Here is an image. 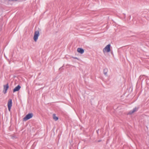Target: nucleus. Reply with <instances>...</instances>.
I'll return each instance as SVG.
<instances>
[{"mask_svg": "<svg viewBox=\"0 0 149 149\" xmlns=\"http://www.w3.org/2000/svg\"><path fill=\"white\" fill-rule=\"evenodd\" d=\"M33 116V114L32 113H29L27 114L24 118L23 120L26 121L27 120L31 118Z\"/></svg>", "mask_w": 149, "mask_h": 149, "instance_id": "1", "label": "nucleus"}, {"mask_svg": "<svg viewBox=\"0 0 149 149\" xmlns=\"http://www.w3.org/2000/svg\"><path fill=\"white\" fill-rule=\"evenodd\" d=\"M21 88V86L19 85H18L14 88L13 90V92H15L16 91H18Z\"/></svg>", "mask_w": 149, "mask_h": 149, "instance_id": "6", "label": "nucleus"}, {"mask_svg": "<svg viewBox=\"0 0 149 149\" xmlns=\"http://www.w3.org/2000/svg\"><path fill=\"white\" fill-rule=\"evenodd\" d=\"M108 72V69L107 68L104 70V73L105 75L107 76Z\"/></svg>", "mask_w": 149, "mask_h": 149, "instance_id": "10", "label": "nucleus"}, {"mask_svg": "<svg viewBox=\"0 0 149 149\" xmlns=\"http://www.w3.org/2000/svg\"><path fill=\"white\" fill-rule=\"evenodd\" d=\"M9 88L8 84L7 83L6 85H3V92L4 94L6 93L7 91Z\"/></svg>", "mask_w": 149, "mask_h": 149, "instance_id": "5", "label": "nucleus"}, {"mask_svg": "<svg viewBox=\"0 0 149 149\" xmlns=\"http://www.w3.org/2000/svg\"><path fill=\"white\" fill-rule=\"evenodd\" d=\"M17 0H9V1H16Z\"/></svg>", "mask_w": 149, "mask_h": 149, "instance_id": "11", "label": "nucleus"}, {"mask_svg": "<svg viewBox=\"0 0 149 149\" xmlns=\"http://www.w3.org/2000/svg\"><path fill=\"white\" fill-rule=\"evenodd\" d=\"M53 119L55 120L56 121L58 119V118L56 116V115L55 114H53Z\"/></svg>", "mask_w": 149, "mask_h": 149, "instance_id": "9", "label": "nucleus"}, {"mask_svg": "<svg viewBox=\"0 0 149 149\" xmlns=\"http://www.w3.org/2000/svg\"><path fill=\"white\" fill-rule=\"evenodd\" d=\"M100 140H99V141H98V142H100Z\"/></svg>", "mask_w": 149, "mask_h": 149, "instance_id": "13", "label": "nucleus"}, {"mask_svg": "<svg viewBox=\"0 0 149 149\" xmlns=\"http://www.w3.org/2000/svg\"><path fill=\"white\" fill-rule=\"evenodd\" d=\"M110 44H108L103 49V51L104 53L105 52H109L110 51Z\"/></svg>", "mask_w": 149, "mask_h": 149, "instance_id": "2", "label": "nucleus"}, {"mask_svg": "<svg viewBox=\"0 0 149 149\" xmlns=\"http://www.w3.org/2000/svg\"><path fill=\"white\" fill-rule=\"evenodd\" d=\"M74 58L76 59H77V57H75Z\"/></svg>", "mask_w": 149, "mask_h": 149, "instance_id": "12", "label": "nucleus"}, {"mask_svg": "<svg viewBox=\"0 0 149 149\" xmlns=\"http://www.w3.org/2000/svg\"><path fill=\"white\" fill-rule=\"evenodd\" d=\"M138 109V108H137L135 107V108H134L133 109V110L132 111H130V112L129 113L130 114H131L134 113Z\"/></svg>", "mask_w": 149, "mask_h": 149, "instance_id": "8", "label": "nucleus"}, {"mask_svg": "<svg viewBox=\"0 0 149 149\" xmlns=\"http://www.w3.org/2000/svg\"><path fill=\"white\" fill-rule=\"evenodd\" d=\"M12 105V100L11 99H10L8 103V106L9 111H10Z\"/></svg>", "mask_w": 149, "mask_h": 149, "instance_id": "4", "label": "nucleus"}, {"mask_svg": "<svg viewBox=\"0 0 149 149\" xmlns=\"http://www.w3.org/2000/svg\"><path fill=\"white\" fill-rule=\"evenodd\" d=\"M77 51L80 54H82L84 52V50L81 48H79L77 49Z\"/></svg>", "mask_w": 149, "mask_h": 149, "instance_id": "7", "label": "nucleus"}, {"mask_svg": "<svg viewBox=\"0 0 149 149\" xmlns=\"http://www.w3.org/2000/svg\"><path fill=\"white\" fill-rule=\"evenodd\" d=\"M39 36V31H35L34 32V35L33 38V39L36 42L37 41Z\"/></svg>", "mask_w": 149, "mask_h": 149, "instance_id": "3", "label": "nucleus"}]
</instances>
